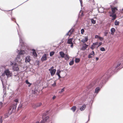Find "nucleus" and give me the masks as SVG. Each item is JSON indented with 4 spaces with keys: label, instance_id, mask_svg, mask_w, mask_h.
<instances>
[{
    "label": "nucleus",
    "instance_id": "f257e3e1",
    "mask_svg": "<svg viewBox=\"0 0 123 123\" xmlns=\"http://www.w3.org/2000/svg\"><path fill=\"white\" fill-rule=\"evenodd\" d=\"M12 75V73L8 69H7L5 70L4 73L2 74L1 75L0 77V78L1 79V81L2 82V84L3 86V88H4V89H5L6 87H5L3 85V79H2L3 78V77L4 76L6 75L7 78L11 77Z\"/></svg>",
    "mask_w": 123,
    "mask_h": 123
},
{
    "label": "nucleus",
    "instance_id": "f03ea898",
    "mask_svg": "<svg viewBox=\"0 0 123 123\" xmlns=\"http://www.w3.org/2000/svg\"><path fill=\"white\" fill-rule=\"evenodd\" d=\"M112 11L109 12L110 16L113 18L112 20H114L116 18V15L115 14V12L116 10H117V8L116 7L111 8Z\"/></svg>",
    "mask_w": 123,
    "mask_h": 123
},
{
    "label": "nucleus",
    "instance_id": "7ed1b4c3",
    "mask_svg": "<svg viewBox=\"0 0 123 123\" xmlns=\"http://www.w3.org/2000/svg\"><path fill=\"white\" fill-rule=\"evenodd\" d=\"M16 108V106L15 105H12L9 108L8 111L9 113L11 114L12 113L15 112Z\"/></svg>",
    "mask_w": 123,
    "mask_h": 123
},
{
    "label": "nucleus",
    "instance_id": "20e7f679",
    "mask_svg": "<svg viewBox=\"0 0 123 123\" xmlns=\"http://www.w3.org/2000/svg\"><path fill=\"white\" fill-rule=\"evenodd\" d=\"M11 65L12 66L13 69L14 70L17 71H18L19 70V68L18 65L16 63H13L11 62Z\"/></svg>",
    "mask_w": 123,
    "mask_h": 123
},
{
    "label": "nucleus",
    "instance_id": "39448f33",
    "mask_svg": "<svg viewBox=\"0 0 123 123\" xmlns=\"http://www.w3.org/2000/svg\"><path fill=\"white\" fill-rule=\"evenodd\" d=\"M49 71L51 74V75L53 76L55 74L56 71V70L55 69H54V67L52 66L49 69Z\"/></svg>",
    "mask_w": 123,
    "mask_h": 123
},
{
    "label": "nucleus",
    "instance_id": "423d86ee",
    "mask_svg": "<svg viewBox=\"0 0 123 123\" xmlns=\"http://www.w3.org/2000/svg\"><path fill=\"white\" fill-rule=\"evenodd\" d=\"M49 119V117L48 116L46 117L45 118L43 119L41 121L40 123H44L48 121Z\"/></svg>",
    "mask_w": 123,
    "mask_h": 123
},
{
    "label": "nucleus",
    "instance_id": "0eeeda50",
    "mask_svg": "<svg viewBox=\"0 0 123 123\" xmlns=\"http://www.w3.org/2000/svg\"><path fill=\"white\" fill-rule=\"evenodd\" d=\"M88 40V37L87 36H85L84 37V38L82 39L81 41L83 43H85V42H87Z\"/></svg>",
    "mask_w": 123,
    "mask_h": 123
},
{
    "label": "nucleus",
    "instance_id": "6e6552de",
    "mask_svg": "<svg viewBox=\"0 0 123 123\" xmlns=\"http://www.w3.org/2000/svg\"><path fill=\"white\" fill-rule=\"evenodd\" d=\"M17 52L19 55H24L25 53V51L24 50H21L20 51L17 50Z\"/></svg>",
    "mask_w": 123,
    "mask_h": 123
},
{
    "label": "nucleus",
    "instance_id": "1a4fd4ad",
    "mask_svg": "<svg viewBox=\"0 0 123 123\" xmlns=\"http://www.w3.org/2000/svg\"><path fill=\"white\" fill-rule=\"evenodd\" d=\"M95 53L94 51H92L91 53L89 55L88 57L89 58H91L94 56Z\"/></svg>",
    "mask_w": 123,
    "mask_h": 123
},
{
    "label": "nucleus",
    "instance_id": "9d476101",
    "mask_svg": "<svg viewBox=\"0 0 123 123\" xmlns=\"http://www.w3.org/2000/svg\"><path fill=\"white\" fill-rule=\"evenodd\" d=\"M88 46V45H86V43H84L82 45V50H85L87 48Z\"/></svg>",
    "mask_w": 123,
    "mask_h": 123
},
{
    "label": "nucleus",
    "instance_id": "9b49d317",
    "mask_svg": "<svg viewBox=\"0 0 123 123\" xmlns=\"http://www.w3.org/2000/svg\"><path fill=\"white\" fill-rule=\"evenodd\" d=\"M21 56L20 55H17V56L16 58V61L18 62L20 61L21 60Z\"/></svg>",
    "mask_w": 123,
    "mask_h": 123
},
{
    "label": "nucleus",
    "instance_id": "f8f14e48",
    "mask_svg": "<svg viewBox=\"0 0 123 123\" xmlns=\"http://www.w3.org/2000/svg\"><path fill=\"white\" fill-rule=\"evenodd\" d=\"M31 59L30 58V56H27L25 58V62L26 63H27L29 62L30 61Z\"/></svg>",
    "mask_w": 123,
    "mask_h": 123
},
{
    "label": "nucleus",
    "instance_id": "ddd939ff",
    "mask_svg": "<svg viewBox=\"0 0 123 123\" xmlns=\"http://www.w3.org/2000/svg\"><path fill=\"white\" fill-rule=\"evenodd\" d=\"M73 39H74L73 38L68 39V43L69 44L73 43L72 41Z\"/></svg>",
    "mask_w": 123,
    "mask_h": 123
},
{
    "label": "nucleus",
    "instance_id": "4468645a",
    "mask_svg": "<svg viewBox=\"0 0 123 123\" xmlns=\"http://www.w3.org/2000/svg\"><path fill=\"white\" fill-rule=\"evenodd\" d=\"M46 54H44L43 56L41 59L42 61H43L46 60Z\"/></svg>",
    "mask_w": 123,
    "mask_h": 123
},
{
    "label": "nucleus",
    "instance_id": "2eb2a0df",
    "mask_svg": "<svg viewBox=\"0 0 123 123\" xmlns=\"http://www.w3.org/2000/svg\"><path fill=\"white\" fill-rule=\"evenodd\" d=\"M111 34L113 35L114 34V32L115 31V30L114 28H112L111 30Z\"/></svg>",
    "mask_w": 123,
    "mask_h": 123
},
{
    "label": "nucleus",
    "instance_id": "dca6fc26",
    "mask_svg": "<svg viewBox=\"0 0 123 123\" xmlns=\"http://www.w3.org/2000/svg\"><path fill=\"white\" fill-rule=\"evenodd\" d=\"M86 107V106L85 105H83L80 108V110L81 111H83Z\"/></svg>",
    "mask_w": 123,
    "mask_h": 123
},
{
    "label": "nucleus",
    "instance_id": "f3484780",
    "mask_svg": "<svg viewBox=\"0 0 123 123\" xmlns=\"http://www.w3.org/2000/svg\"><path fill=\"white\" fill-rule=\"evenodd\" d=\"M59 54L61 57L62 58L64 57L65 54L62 52H59Z\"/></svg>",
    "mask_w": 123,
    "mask_h": 123
},
{
    "label": "nucleus",
    "instance_id": "a211bd4d",
    "mask_svg": "<svg viewBox=\"0 0 123 123\" xmlns=\"http://www.w3.org/2000/svg\"><path fill=\"white\" fill-rule=\"evenodd\" d=\"M51 82L53 83V84H52L51 83V85L52 86H55L56 83L55 81L53 80H52Z\"/></svg>",
    "mask_w": 123,
    "mask_h": 123
},
{
    "label": "nucleus",
    "instance_id": "6ab92c4d",
    "mask_svg": "<svg viewBox=\"0 0 123 123\" xmlns=\"http://www.w3.org/2000/svg\"><path fill=\"white\" fill-rule=\"evenodd\" d=\"M76 109V107L75 106H73L71 108V109L73 112H74L75 111Z\"/></svg>",
    "mask_w": 123,
    "mask_h": 123
},
{
    "label": "nucleus",
    "instance_id": "aec40b11",
    "mask_svg": "<svg viewBox=\"0 0 123 123\" xmlns=\"http://www.w3.org/2000/svg\"><path fill=\"white\" fill-rule=\"evenodd\" d=\"M33 54L35 56H37V54L35 50H33Z\"/></svg>",
    "mask_w": 123,
    "mask_h": 123
},
{
    "label": "nucleus",
    "instance_id": "412c9836",
    "mask_svg": "<svg viewBox=\"0 0 123 123\" xmlns=\"http://www.w3.org/2000/svg\"><path fill=\"white\" fill-rule=\"evenodd\" d=\"M65 57L64 56V58H65V59L66 60H68L69 58V57L67 55H65Z\"/></svg>",
    "mask_w": 123,
    "mask_h": 123
},
{
    "label": "nucleus",
    "instance_id": "4be33fe9",
    "mask_svg": "<svg viewBox=\"0 0 123 123\" xmlns=\"http://www.w3.org/2000/svg\"><path fill=\"white\" fill-rule=\"evenodd\" d=\"M100 90V89L99 87H98L97 88L95 89V92L96 93H98Z\"/></svg>",
    "mask_w": 123,
    "mask_h": 123
},
{
    "label": "nucleus",
    "instance_id": "5701e85b",
    "mask_svg": "<svg viewBox=\"0 0 123 123\" xmlns=\"http://www.w3.org/2000/svg\"><path fill=\"white\" fill-rule=\"evenodd\" d=\"M120 64L121 63L120 62H118L116 64V65L115 66V68H117L120 65Z\"/></svg>",
    "mask_w": 123,
    "mask_h": 123
},
{
    "label": "nucleus",
    "instance_id": "b1692460",
    "mask_svg": "<svg viewBox=\"0 0 123 123\" xmlns=\"http://www.w3.org/2000/svg\"><path fill=\"white\" fill-rule=\"evenodd\" d=\"M19 38H20V44H22V45H21L22 46L23 45V42H22V39H21V37H20V36L19 35Z\"/></svg>",
    "mask_w": 123,
    "mask_h": 123
},
{
    "label": "nucleus",
    "instance_id": "393cba45",
    "mask_svg": "<svg viewBox=\"0 0 123 123\" xmlns=\"http://www.w3.org/2000/svg\"><path fill=\"white\" fill-rule=\"evenodd\" d=\"M74 63V61L73 59L71 61H70L69 63V64L71 66Z\"/></svg>",
    "mask_w": 123,
    "mask_h": 123
},
{
    "label": "nucleus",
    "instance_id": "a878e982",
    "mask_svg": "<svg viewBox=\"0 0 123 123\" xmlns=\"http://www.w3.org/2000/svg\"><path fill=\"white\" fill-rule=\"evenodd\" d=\"M119 21H117V20H116L115 22V25H119Z\"/></svg>",
    "mask_w": 123,
    "mask_h": 123
},
{
    "label": "nucleus",
    "instance_id": "bb28decb",
    "mask_svg": "<svg viewBox=\"0 0 123 123\" xmlns=\"http://www.w3.org/2000/svg\"><path fill=\"white\" fill-rule=\"evenodd\" d=\"M108 31L107 30L105 31L104 33V34L105 36H106L108 34Z\"/></svg>",
    "mask_w": 123,
    "mask_h": 123
},
{
    "label": "nucleus",
    "instance_id": "cd10ccee",
    "mask_svg": "<svg viewBox=\"0 0 123 123\" xmlns=\"http://www.w3.org/2000/svg\"><path fill=\"white\" fill-rule=\"evenodd\" d=\"M64 88H63L62 89L61 91L59 92V93H62L64 91Z\"/></svg>",
    "mask_w": 123,
    "mask_h": 123
},
{
    "label": "nucleus",
    "instance_id": "c85d7f7f",
    "mask_svg": "<svg viewBox=\"0 0 123 123\" xmlns=\"http://www.w3.org/2000/svg\"><path fill=\"white\" fill-rule=\"evenodd\" d=\"M91 20L92 23L93 24H95L96 23V20H94L93 19H91Z\"/></svg>",
    "mask_w": 123,
    "mask_h": 123
},
{
    "label": "nucleus",
    "instance_id": "c756f323",
    "mask_svg": "<svg viewBox=\"0 0 123 123\" xmlns=\"http://www.w3.org/2000/svg\"><path fill=\"white\" fill-rule=\"evenodd\" d=\"M25 82L26 84H29V85H28V86H30L31 85V84H30L28 81V80H26Z\"/></svg>",
    "mask_w": 123,
    "mask_h": 123
},
{
    "label": "nucleus",
    "instance_id": "7c9ffc66",
    "mask_svg": "<svg viewBox=\"0 0 123 123\" xmlns=\"http://www.w3.org/2000/svg\"><path fill=\"white\" fill-rule=\"evenodd\" d=\"M80 59L79 58H76L75 59V62L76 63H78L79 62Z\"/></svg>",
    "mask_w": 123,
    "mask_h": 123
},
{
    "label": "nucleus",
    "instance_id": "2f4dec72",
    "mask_svg": "<svg viewBox=\"0 0 123 123\" xmlns=\"http://www.w3.org/2000/svg\"><path fill=\"white\" fill-rule=\"evenodd\" d=\"M95 48V46H94V45H91L90 47V48L92 49V50H93Z\"/></svg>",
    "mask_w": 123,
    "mask_h": 123
},
{
    "label": "nucleus",
    "instance_id": "473e14b6",
    "mask_svg": "<svg viewBox=\"0 0 123 123\" xmlns=\"http://www.w3.org/2000/svg\"><path fill=\"white\" fill-rule=\"evenodd\" d=\"M54 52L53 51H52L50 53V56H52L54 54Z\"/></svg>",
    "mask_w": 123,
    "mask_h": 123
},
{
    "label": "nucleus",
    "instance_id": "72a5a7b5",
    "mask_svg": "<svg viewBox=\"0 0 123 123\" xmlns=\"http://www.w3.org/2000/svg\"><path fill=\"white\" fill-rule=\"evenodd\" d=\"M62 77L63 78H64L65 77V76H64V75H65V74H66V73L65 72H63V71H62Z\"/></svg>",
    "mask_w": 123,
    "mask_h": 123
},
{
    "label": "nucleus",
    "instance_id": "f704fd0d",
    "mask_svg": "<svg viewBox=\"0 0 123 123\" xmlns=\"http://www.w3.org/2000/svg\"><path fill=\"white\" fill-rule=\"evenodd\" d=\"M61 72V71L60 70H57V72L56 73V74L57 75H59L60 73Z\"/></svg>",
    "mask_w": 123,
    "mask_h": 123
},
{
    "label": "nucleus",
    "instance_id": "c9c22d12",
    "mask_svg": "<svg viewBox=\"0 0 123 123\" xmlns=\"http://www.w3.org/2000/svg\"><path fill=\"white\" fill-rule=\"evenodd\" d=\"M41 105V103H38L37 104V107H38L40 106Z\"/></svg>",
    "mask_w": 123,
    "mask_h": 123
},
{
    "label": "nucleus",
    "instance_id": "e433bc0d",
    "mask_svg": "<svg viewBox=\"0 0 123 123\" xmlns=\"http://www.w3.org/2000/svg\"><path fill=\"white\" fill-rule=\"evenodd\" d=\"M81 33L82 34H83L84 33V30L83 29H82L81 31Z\"/></svg>",
    "mask_w": 123,
    "mask_h": 123
},
{
    "label": "nucleus",
    "instance_id": "4c0bfd02",
    "mask_svg": "<svg viewBox=\"0 0 123 123\" xmlns=\"http://www.w3.org/2000/svg\"><path fill=\"white\" fill-rule=\"evenodd\" d=\"M100 50L102 51H104L105 50L104 47H101L100 48Z\"/></svg>",
    "mask_w": 123,
    "mask_h": 123
},
{
    "label": "nucleus",
    "instance_id": "58836bf2",
    "mask_svg": "<svg viewBox=\"0 0 123 123\" xmlns=\"http://www.w3.org/2000/svg\"><path fill=\"white\" fill-rule=\"evenodd\" d=\"M71 32L70 31H69L66 34V35H69L70 36L71 35Z\"/></svg>",
    "mask_w": 123,
    "mask_h": 123
},
{
    "label": "nucleus",
    "instance_id": "ea45409f",
    "mask_svg": "<svg viewBox=\"0 0 123 123\" xmlns=\"http://www.w3.org/2000/svg\"><path fill=\"white\" fill-rule=\"evenodd\" d=\"M22 105L21 104H20L18 106V109H20L22 107Z\"/></svg>",
    "mask_w": 123,
    "mask_h": 123
},
{
    "label": "nucleus",
    "instance_id": "a19ab883",
    "mask_svg": "<svg viewBox=\"0 0 123 123\" xmlns=\"http://www.w3.org/2000/svg\"><path fill=\"white\" fill-rule=\"evenodd\" d=\"M98 43L97 42L95 43H93V45H94V46H95L96 45H98Z\"/></svg>",
    "mask_w": 123,
    "mask_h": 123
},
{
    "label": "nucleus",
    "instance_id": "79ce46f5",
    "mask_svg": "<svg viewBox=\"0 0 123 123\" xmlns=\"http://www.w3.org/2000/svg\"><path fill=\"white\" fill-rule=\"evenodd\" d=\"M2 118L1 117H0V123H2Z\"/></svg>",
    "mask_w": 123,
    "mask_h": 123
},
{
    "label": "nucleus",
    "instance_id": "37998d69",
    "mask_svg": "<svg viewBox=\"0 0 123 123\" xmlns=\"http://www.w3.org/2000/svg\"><path fill=\"white\" fill-rule=\"evenodd\" d=\"M99 39L101 41H102L103 39V38L101 37H99Z\"/></svg>",
    "mask_w": 123,
    "mask_h": 123
},
{
    "label": "nucleus",
    "instance_id": "c03bdc74",
    "mask_svg": "<svg viewBox=\"0 0 123 123\" xmlns=\"http://www.w3.org/2000/svg\"><path fill=\"white\" fill-rule=\"evenodd\" d=\"M99 37L98 35H96L95 36V38H99Z\"/></svg>",
    "mask_w": 123,
    "mask_h": 123
},
{
    "label": "nucleus",
    "instance_id": "a18cd8bd",
    "mask_svg": "<svg viewBox=\"0 0 123 123\" xmlns=\"http://www.w3.org/2000/svg\"><path fill=\"white\" fill-rule=\"evenodd\" d=\"M102 42H100L99 43V44L98 45V47H97V48L98 47H99L100 45H102Z\"/></svg>",
    "mask_w": 123,
    "mask_h": 123
},
{
    "label": "nucleus",
    "instance_id": "49530a36",
    "mask_svg": "<svg viewBox=\"0 0 123 123\" xmlns=\"http://www.w3.org/2000/svg\"><path fill=\"white\" fill-rule=\"evenodd\" d=\"M15 102L17 103L18 102V99H15L14 100Z\"/></svg>",
    "mask_w": 123,
    "mask_h": 123
},
{
    "label": "nucleus",
    "instance_id": "de8ad7c7",
    "mask_svg": "<svg viewBox=\"0 0 123 123\" xmlns=\"http://www.w3.org/2000/svg\"><path fill=\"white\" fill-rule=\"evenodd\" d=\"M71 44V46H70L72 48H73V43H72V44Z\"/></svg>",
    "mask_w": 123,
    "mask_h": 123
},
{
    "label": "nucleus",
    "instance_id": "09e8293b",
    "mask_svg": "<svg viewBox=\"0 0 123 123\" xmlns=\"http://www.w3.org/2000/svg\"><path fill=\"white\" fill-rule=\"evenodd\" d=\"M56 98V97L55 96H53V97L52 98V99H55Z\"/></svg>",
    "mask_w": 123,
    "mask_h": 123
},
{
    "label": "nucleus",
    "instance_id": "8fccbe9b",
    "mask_svg": "<svg viewBox=\"0 0 123 123\" xmlns=\"http://www.w3.org/2000/svg\"><path fill=\"white\" fill-rule=\"evenodd\" d=\"M84 15V14H83V12H81V16H83Z\"/></svg>",
    "mask_w": 123,
    "mask_h": 123
},
{
    "label": "nucleus",
    "instance_id": "3c124183",
    "mask_svg": "<svg viewBox=\"0 0 123 123\" xmlns=\"http://www.w3.org/2000/svg\"><path fill=\"white\" fill-rule=\"evenodd\" d=\"M80 0V3L81 4V5L82 3V0Z\"/></svg>",
    "mask_w": 123,
    "mask_h": 123
},
{
    "label": "nucleus",
    "instance_id": "603ef678",
    "mask_svg": "<svg viewBox=\"0 0 123 123\" xmlns=\"http://www.w3.org/2000/svg\"><path fill=\"white\" fill-rule=\"evenodd\" d=\"M96 61H97L98 60V57H96Z\"/></svg>",
    "mask_w": 123,
    "mask_h": 123
},
{
    "label": "nucleus",
    "instance_id": "864d4df0",
    "mask_svg": "<svg viewBox=\"0 0 123 123\" xmlns=\"http://www.w3.org/2000/svg\"><path fill=\"white\" fill-rule=\"evenodd\" d=\"M57 75L58 76V77L59 78L61 77L60 76V74H59V75Z\"/></svg>",
    "mask_w": 123,
    "mask_h": 123
},
{
    "label": "nucleus",
    "instance_id": "5fc2aeb1",
    "mask_svg": "<svg viewBox=\"0 0 123 123\" xmlns=\"http://www.w3.org/2000/svg\"><path fill=\"white\" fill-rule=\"evenodd\" d=\"M2 104V103L1 102H0V105H1Z\"/></svg>",
    "mask_w": 123,
    "mask_h": 123
},
{
    "label": "nucleus",
    "instance_id": "6e6d98bb",
    "mask_svg": "<svg viewBox=\"0 0 123 123\" xmlns=\"http://www.w3.org/2000/svg\"><path fill=\"white\" fill-rule=\"evenodd\" d=\"M36 123H39V122H37Z\"/></svg>",
    "mask_w": 123,
    "mask_h": 123
}]
</instances>
